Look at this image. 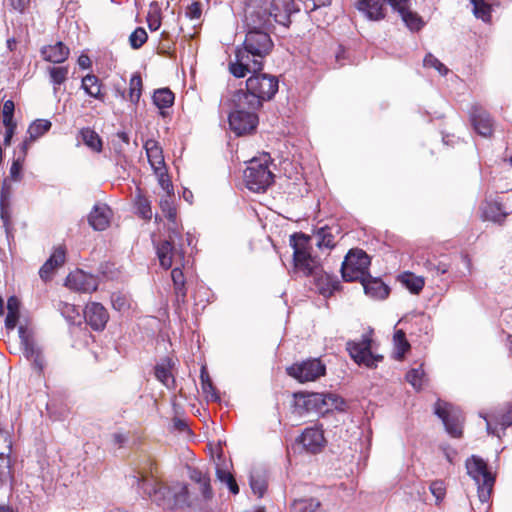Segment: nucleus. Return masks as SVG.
Here are the masks:
<instances>
[{"instance_id":"774afa93","label":"nucleus","mask_w":512,"mask_h":512,"mask_svg":"<svg viewBox=\"0 0 512 512\" xmlns=\"http://www.w3.org/2000/svg\"><path fill=\"white\" fill-rule=\"evenodd\" d=\"M500 424L503 426L512 425V404L508 407L507 411L501 415Z\"/></svg>"},{"instance_id":"052dcab7","label":"nucleus","mask_w":512,"mask_h":512,"mask_svg":"<svg viewBox=\"0 0 512 512\" xmlns=\"http://www.w3.org/2000/svg\"><path fill=\"white\" fill-rule=\"evenodd\" d=\"M250 486L254 494L259 497H262L266 490V482L260 477L251 476L250 477Z\"/></svg>"},{"instance_id":"c03bdc74","label":"nucleus","mask_w":512,"mask_h":512,"mask_svg":"<svg viewBox=\"0 0 512 512\" xmlns=\"http://www.w3.org/2000/svg\"><path fill=\"white\" fill-rule=\"evenodd\" d=\"M142 78L140 74H133L129 82V100L137 104L142 95Z\"/></svg>"},{"instance_id":"864d4df0","label":"nucleus","mask_w":512,"mask_h":512,"mask_svg":"<svg viewBox=\"0 0 512 512\" xmlns=\"http://www.w3.org/2000/svg\"><path fill=\"white\" fill-rule=\"evenodd\" d=\"M12 478L10 456H0V483L6 484Z\"/></svg>"},{"instance_id":"13d9d810","label":"nucleus","mask_w":512,"mask_h":512,"mask_svg":"<svg viewBox=\"0 0 512 512\" xmlns=\"http://www.w3.org/2000/svg\"><path fill=\"white\" fill-rule=\"evenodd\" d=\"M430 491L436 498V502L440 503L446 495V487L443 481H433L430 485Z\"/></svg>"},{"instance_id":"e433bc0d","label":"nucleus","mask_w":512,"mask_h":512,"mask_svg":"<svg viewBox=\"0 0 512 512\" xmlns=\"http://www.w3.org/2000/svg\"><path fill=\"white\" fill-rule=\"evenodd\" d=\"M153 103L159 109H165L173 105L174 103V94L168 88H161L154 92L153 94Z\"/></svg>"},{"instance_id":"bf43d9fd","label":"nucleus","mask_w":512,"mask_h":512,"mask_svg":"<svg viewBox=\"0 0 512 512\" xmlns=\"http://www.w3.org/2000/svg\"><path fill=\"white\" fill-rule=\"evenodd\" d=\"M185 14L191 20H200L202 16V3L193 1L187 6Z\"/></svg>"},{"instance_id":"49530a36","label":"nucleus","mask_w":512,"mask_h":512,"mask_svg":"<svg viewBox=\"0 0 512 512\" xmlns=\"http://www.w3.org/2000/svg\"><path fill=\"white\" fill-rule=\"evenodd\" d=\"M48 71L51 82L54 85V92H56L58 87L67 80L69 73L68 67H50Z\"/></svg>"},{"instance_id":"f03ea898","label":"nucleus","mask_w":512,"mask_h":512,"mask_svg":"<svg viewBox=\"0 0 512 512\" xmlns=\"http://www.w3.org/2000/svg\"><path fill=\"white\" fill-rule=\"evenodd\" d=\"M135 479L144 494L163 509H182L190 505L188 487L182 482L162 485L152 474H140Z\"/></svg>"},{"instance_id":"0eeeda50","label":"nucleus","mask_w":512,"mask_h":512,"mask_svg":"<svg viewBox=\"0 0 512 512\" xmlns=\"http://www.w3.org/2000/svg\"><path fill=\"white\" fill-rule=\"evenodd\" d=\"M468 475L477 485L478 497L481 503H487L491 497L495 477L489 471L487 463L479 456L472 455L466 460Z\"/></svg>"},{"instance_id":"39448f33","label":"nucleus","mask_w":512,"mask_h":512,"mask_svg":"<svg viewBox=\"0 0 512 512\" xmlns=\"http://www.w3.org/2000/svg\"><path fill=\"white\" fill-rule=\"evenodd\" d=\"M293 247V262L295 273L303 276L318 277L322 272L319 260L310 253L309 238L301 235H292L290 239Z\"/></svg>"},{"instance_id":"1a4fd4ad","label":"nucleus","mask_w":512,"mask_h":512,"mask_svg":"<svg viewBox=\"0 0 512 512\" xmlns=\"http://www.w3.org/2000/svg\"><path fill=\"white\" fill-rule=\"evenodd\" d=\"M369 266V256L361 249H352L342 263V277L347 282L362 281L369 276Z\"/></svg>"},{"instance_id":"4d7b16f0","label":"nucleus","mask_w":512,"mask_h":512,"mask_svg":"<svg viewBox=\"0 0 512 512\" xmlns=\"http://www.w3.org/2000/svg\"><path fill=\"white\" fill-rule=\"evenodd\" d=\"M15 105L12 100H7L3 105V124L4 126H10L11 123H15L13 120Z\"/></svg>"},{"instance_id":"338daca9","label":"nucleus","mask_w":512,"mask_h":512,"mask_svg":"<svg viewBox=\"0 0 512 512\" xmlns=\"http://www.w3.org/2000/svg\"><path fill=\"white\" fill-rule=\"evenodd\" d=\"M8 312H14L20 314V301L16 296H11L7 301Z\"/></svg>"},{"instance_id":"20e7f679","label":"nucleus","mask_w":512,"mask_h":512,"mask_svg":"<svg viewBox=\"0 0 512 512\" xmlns=\"http://www.w3.org/2000/svg\"><path fill=\"white\" fill-rule=\"evenodd\" d=\"M294 407L298 413L315 411L320 414L332 410L344 411L345 401L334 393H303L294 394Z\"/></svg>"},{"instance_id":"de8ad7c7","label":"nucleus","mask_w":512,"mask_h":512,"mask_svg":"<svg viewBox=\"0 0 512 512\" xmlns=\"http://www.w3.org/2000/svg\"><path fill=\"white\" fill-rule=\"evenodd\" d=\"M147 24L151 31H156L161 27V11L156 2L150 4V10L147 15Z\"/></svg>"},{"instance_id":"4be33fe9","label":"nucleus","mask_w":512,"mask_h":512,"mask_svg":"<svg viewBox=\"0 0 512 512\" xmlns=\"http://www.w3.org/2000/svg\"><path fill=\"white\" fill-rule=\"evenodd\" d=\"M65 254V249L63 246H58L54 249L49 259L39 270V275L42 280L48 281L51 279L55 269L64 264L66 256Z\"/></svg>"},{"instance_id":"a878e982","label":"nucleus","mask_w":512,"mask_h":512,"mask_svg":"<svg viewBox=\"0 0 512 512\" xmlns=\"http://www.w3.org/2000/svg\"><path fill=\"white\" fill-rule=\"evenodd\" d=\"M41 53L44 60L59 64L68 58L70 50L62 42H57L53 45L43 47Z\"/></svg>"},{"instance_id":"a18cd8bd","label":"nucleus","mask_w":512,"mask_h":512,"mask_svg":"<svg viewBox=\"0 0 512 512\" xmlns=\"http://www.w3.org/2000/svg\"><path fill=\"white\" fill-rule=\"evenodd\" d=\"M160 208L164 216L173 224L176 222V208L174 207L172 194H167L160 200Z\"/></svg>"},{"instance_id":"f8f14e48","label":"nucleus","mask_w":512,"mask_h":512,"mask_svg":"<svg viewBox=\"0 0 512 512\" xmlns=\"http://www.w3.org/2000/svg\"><path fill=\"white\" fill-rule=\"evenodd\" d=\"M287 374L301 383L315 381L326 373V366L318 358L307 359L289 366Z\"/></svg>"},{"instance_id":"2f4dec72","label":"nucleus","mask_w":512,"mask_h":512,"mask_svg":"<svg viewBox=\"0 0 512 512\" xmlns=\"http://www.w3.org/2000/svg\"><path fill=\"white\" fill-rule=\"evenodd\" d=\"M399 281L414 294H418L424 287V279L411 272H404L399 276Z\"/></svg>"},{"instance_id":"5fc2aeb1","label":"nucleus","mask_w":512,"mask_h":512,"mask_svg":"<svg viewBox=\"0 0 512 512\" xmlns=\"http://www.w3.org/2000/svg\"><path fill=\"white\" fill-rule=\"evenodd\" d=\"M423 63L425 67L434 68L441 75H446L449 71L448 68L442 62H440L435 56H433L430 53L426 55Z\"/></svg>"},{"instance_id":"7ed1b4c3","label":"nucleus","mask_w":512,"mask_h":512,"mask_svg":"<svg viewBox=\"0 0 512 512\" xmlns=\"http://www.w3.org/2000/svg\"><path fill=\"white\" fill-rule=\"evenodd\" d=\"M278 91V79L269 74H257L246 81V90H238L236 100L239 106L247 105L249 109H259L263 101L270 100Z\"/></svg>"},{"instance_id":"6e6d98bb","label":"nucleus","mask_w":512,"mask_h":512,"mask_svg":"<svg viewBox=\"0 0 512 512\" xmlns=\"http://www.w3.org/2000/svg\"><path fill=\"white\" fill-rule=\"evenodd\" d=\"M12 451V442L10 435L5 430H0V456H10Z\"/></svg>"},{"instance_id":"3c124183","label":"nucleus","mask_w":512,"mask_h":512,"mask_svg":"<svg viewBox=\"0 0 512 512\" xmlns=\"http://www.w3.org/2000/svg\"><path fill=\"white\" fill-rule=\"evenodd\" d=\"M147 39L148 34L146 30L142 27H138L130 34L129 44L133 49L137 50L146 43Z\"/></svg>"},{"instance_id":"9d476101","label":"nucleus","mask_w":512,"mask_h":512,"mask_svg":"<svg viewBox=\"0 0 512 512\" xmlns=\"http://www.w3.org/2000/svg\"><path fill=\"white\" fill-rule=\"evenodd\" d=\"M372 339L369 334L362 335L360 340L347 342V351L351 358L358 364L368 368L375 367L377 362L383 359L380 355H374L371 351Z\"/></svg>"},{"instance_id":"a211bd4d","label":"nucleus","mask_w":512,"mask_h":512,"mask_svg":"<svg viewBox=\"0 0 512 512\" xmlns=\"http://www.w3.org/2000/svg\"><path fill=\"white\" fill-rule=\"evenodd\" d=\"M268 12L271 14L273 20L283 26L290 24V16L296 12L293 0H266Z\"/></svg>"},{"instance_id":"ea45409f","label":"nucleus","mask_w":512,"mask_h":512,"mask_svg":"<svg viewBox=\"0 0 512 512\" xmlns=\"http://www.w3.org/2000/svg\"><path fill=\"white\" fill-rule=\"evenodd\" d=\"M406 379L416 390L422 389L428 381L427 376L422 369V365L408 371Z\"/></svg>"},{"instance_id":"c756f323","label":"nucleus","mask_w":512,"mask_h":512,"mask_svg":"<svg viewBox=\"0 0 512 512\" xmlns=\"http://www.w3.org/2000/svg\"><path fill=\"white\" fill-rule=\"evenodd\" d=\"M171 278L173 281L176 301L178 303H184L187 295V290L185 287V277L182 269L180 267H175L171 271Z\"/></svg>"},{"instance_id":"c9c22d12","label":"nucleus","mask_w":512,"mask_h":512,"mask_svg":"<svg viewBox=\"0 0 512 512\" xmlns=\"http://www.w3.org/2000/svg\"><path fill=\"white\" fill-rule=\"evenodd\" d=\"M155 377L166 387H171V384L174 383V378L171 374V365L169 360H164L155 366Z\"/></svg>"},{"instance_id":"58836bf2","label":"nucleus","mask_w":512,"mask_h":512,"mask_svg":"<svg viewBox=\"0 0 512 512\" xmlns=\"http://www.w3.org/2000/svg\"><path fill=\"white\" fill-rule=\"evenodd\" d=\"M507 215L508 213L504 212L497 202L487 204L484 210L485 219L496 223H503Z\"/></svg>"},{"instance_id":"5701e85b","label":"nucleus","mask_w":512,"mask_h":512,"mask_svg":"<svg viewBox=\"0 0 512 512\" xmlns=\"http://www.w3.org/2000/svg\"><path fill=\"white\" fill-rule=\"evenodd\" d=\"M356 8L372 21H378L385 17L383 0H358Z\"/></svg>"},{"instance_id":"6ab92c4d","label":"nucleus","mask_w":512,"mask_h":512,"mask_svg":"<svg viewBox=\"0 0 512 512\" xmlns=\"http://www.w3.org/2000/svg\"><path fill=\"white\" fill-rule=\"evenodd\" d=\"M470 119L476 132L483 137H490L493 133V120L489 113L480 105L471 107Z\"/></svg>"},{"instance_id":"4c0bfd02","label":"nucleus","mask_w":512,"mask_h":512,"mask_svg":"<svg viewBox=\"0 0 512 512\" xmlns=\"http://www.w3.org/2000/svg\"><path fill=\"white\" fill-rule=\"evenodd\" d=\"M80 135L86 146H88L91 150L95 152H101L102 140L94 130L90 128H83L80 131Z\"/></svg>"},{"instance_id":"4468645a","label":"nucleus","mask_w":512,"mask_h":512,"mask_svg":"<svg viewBox=\"0 0 512 512\" xmlns=\"http://www.w3.org/2000/svg\"><path fill=\"white\" fill-rule=\"evenodd\" d=\"M461 262L465 267V271L458 269L454 264L447 263L444 261L437 262H427L426 267L429 271L435 273L436 275H443L451 271V278L453 280L461 279L470 275L473 270L472 260L470 256L466 253H462L460 256Z\"/></svg>"},{"instance_id":"ddd939ff","label":"nucleus","mask_w":512,"mask_h":512,"mask_svg":"<svg viewBox=\"0 0 512 512\" xmlns=\"http://www.w3.org/2000/svg\"><path fill=\"white\" fill-rule=\"evenodd\" d=\"M268 11L266 0H251L245 11L248 30H263L272 26L274 20Z\"/></svg>"},{"instance_id":"aec40b11","label":"nucleus","mask_w":512,"mask_h":512,"mask_svg":"<svg viewBox=\"0 0 512 512\" xmlns=\"http://www.w3.org/2000/svg\"><path fill=\"white\" fill-rule=\"evenodd\" d=\"M84 316L87 324L96 331L103 330L109 320L106 308L98 303L92 302L86 305Z\"/></svg>"},{"instance_id":"393cba45","label":"nucleus","mask_w":512,"mask_h":512,"mask_svg":"<svg viewBox=\"0 0 512 512\" xmlns=\"http://www.w3.org/2000/svg\"><path fill=\"white\" fill-rule=\"evenodd\" d=\"M111 210L106 205H96L90 212L88 221L93 229L105 230L110 223Z\"/></svg>"},{"instance_id":"f704fd0d","label":"nucleus","mask_w":512,"mask_h":512,"mask_svg":"<svg viewBox=\"0 0 512 512\" xmlns=\"http://www.w3.org/2000/svg\"><path fill=\"white\" fill-rule=\"evenodd\" d=\"M332 230L333 229L330 227H323V228L319 229L318 232L316 233V235H315L316 245L320 249H322V248L332 249L335 246L336 241H335V236H334Z\"/></svg>"},{"instance_id":"e2e57ef3","label":"nucleus","mask_w":512,"mask_h":512,"mask_svg":"<svg viewBox=\"0 0 512 512\" xmlns=\"http://www.w3.org/2000/svg\"><path fill=\"white\" fill-rule=\"evenodd\" d=\"M24 160L21 157H17L10 167V177L14 181H18L21 179V171Z\"/></svg>"},{"instance_id":"a19ab883","label":"nucleus","mask_w":512,"mask_h":512,"mask_svg":"<svg viewBox=\"0 0 512 512\" xmlns=\"http://www.w3.org/2000/svg\"><path fill=\"white\" fill-rule=\"evenodd\" d=\"M396 359L401 360L404 354L410 349V344L406 339L405 332L401 329L396 330L393 336Z\"/></svg>"},{"instance_id":"b1692460","label":"nucleus","mask_w":512,"mask_h":512,"mask_svg":"<svg viewBox=\"0 0 512 512\" xmlns=\"http://www.w3.org/2000/svg\"><path fill=\"white\" fill-rule=\"evenodd\" d=\"M366 295L374 299H385L389 295V287L380 279L370 275L360 281Z\"/></svg>"},{"instance_id":"423d86ee","label":"nucleus","mask_w":512,"mask_h":512,"mask_svg":"<svg viewBox=\"0 0 512 512\" xmlns=\"http://www.w3.org/2000/svg\"><path fill=\"white\" fill-rule=\"evenodd\" d=\"M270 155L262 154L248 162L244 171V181L249 190L253 192L265 191L272 183L274 175L269 169Z\"/></svg>"},{"instance_id":"603ef678","label":"nucleus","mask_w":512,"mask_h":512,"mask_svg":"<svg viewBox=\"0 0 512 512\" xmlns=\"http://www.w3.org/2000/svg\"><path fill=\"white\" fill-rule=\"evenodd\" d=\"M153 171H154L155 175L157 176L158 183L162 187V189L164 191H166L167 194H172V192H173V185H172V182H171V180L169 178L166 166L162 167L161 170L160 169H156V170H153Z\"/></svg>"},{"instance_id":"37998d69","label":"nucleus","mask_w":512,"mask_h":512,"mask_svg":"<svg viewBox=\"0 0 512 512\" xmlns=\"http://www.w3.org/2000/svg\"><path fill=\"white\" fill-rule=\"evenodd\" d=\"M402 20L406 24V26L412 31H418L423 26L422 19L414 12L409 10V7H406L402 11L399 12Z\"/></svg>"},{"instance_id":"bb28decb","label":"nucleus","mask_w":512,"mask_h":512,"mask_svg":"<svg viewBox=\"0 0 512 512\" xmlns=\"http://www.w3.org/2000/svg\"><path fill=\"white\" fill-rule=\"evenodd\" d=\"M144 149L147 154L148 161L153 170L165 167L163 151L159 143L154 139H148L144 143Z\"/></svg>"},{"instance_id":"69168bd1","label":"nucleus","mask_w":512,"mask_h":512,"mask_svg":"<svg viewBox=\"0 0 512 512\" xmlns=\"http://www.w3.org/2000/svg\"><path fill=\"white\" fill-rule=\"evenodd\" d=\"M19 313L7 312V316L5 319V326L8 330H13L18 322Z\"/></svg>"},{"instance_id":"09e8293b","label":"nucleus","mask_w":512,"mask_h":512,"mask_svg":"<svg viewBox=\"0 0 512 512\" xmlns=\"http://www.w3.org/2000/svg\"><path fill=\"white\" fill-rule=\"evenodd\" d=\"M111 302L113 308L122 313L128 311L131 307V299L124 293H113L111 296Z\"/></svg>"},{"instance_id":"9b49d317","label":"nucleus","mask_w":512,"mask_h":512,"mask_svg":"<svg viewBox=\"0 0 512 512\" xmlns=\"http://www.w3.org/2000/svg\"><path fill=\"white\" fill-rule=\"evenodd\" d=\"M435 414L442 420L446 431L452 437L458 438L462 436L464 416L459 408L438 400L435 404Z\"/></svg>"},{"instance_id":"6e6552de","label":"nucleus","mask_w":512,"mask_h":512,"mask_svg":"<svg viewBox=\"0 0 512 512\" xmlns=\"http://www.w3.org/2000/svg\"><path fill=\"white\" fill-rule=\"evenodd\" d=\"M233 111L229 113L228 121L232 132L237 136H244L253 133L258 125V109H249L247 105L239 106L236 94L232 96Z\"/></svg>"},{"instance_id":"0e129e2a","label":"nucleus","mask_w":512,"mask_h":512,"mask_svg":"<svg viewBox=\"0 0 512 512\" xmlns=\"http://www.w3.org/2000/svg\"><path fill=\"white\" fill-rule=\"evenodd\" d=\"M199 489L203 495V497L205 499H210L212 498V489H211V485H210V478L209 476L206 477V481L205 482H200L199 483Z\"/></svg>"},{"instance_id":"cd10ccee","label":"nucleus","mask_w":512,"mask_h":512,"mask_svg":"<svg viewBox=\"0 0 512 512\" xmlns=\"http://www.w3.org/2000/svg\"><path fill=\"white\" fill-rule=\"evenodd\" d=\"M81 88L90 97L104 102L105 94L102 92V83L94 74H88L82 78Z\"/></svg>"},{"instance_id":"f3484780","label":"nucleus","mask_w":512,"mask_h":512,"mask_svg":"<svg viewBox=\"0 0 512 512\" xmlns=\"http://www.w3.org/2000/svg\"><path fill=\"white\" fill-rule=\"evenodd\" d=\"M66 286L76 291L92 293L98 288V280L93 275L76 270L67 276Z\"/></svg>"},{"instance_id":"79ce46f5","label":"nucleus","mask_w":512,"mask_h":512,"mask_svg":"<svg viewBox=\"0 0 512 512\" xmlns=\"http://www.w3.org/2000/svg\"><path fill=\"white\" fill-rule=\"evenodd\" d=\"M470 2L473 5L472 10L475 17L483 20L484 22H489L492 11L491 5L484 0H471Z\"/></svg>"},{"instance_id":"dca6fc26","label":"nucleus","mask_w":512,"mask_h":512,"mask_svg":"<svg viewBox=\"0 0 512 512\" xmlns=\"http://www.w3.org/2000/svg\"><path fill=\"white\" fill-rule=\"evenodd\" d=\"M156 251L161 267L166 270L171 268L173 264H182L184 260V252L174 247L172 236H170V240L159 243Z\"/></svg>"},{"instance_id":"680f3d73","label":"nucleus","mask_w":512,"mask_h":512,"mask_svg":"<svg viewBox=\"0 0 512 512\" xmlns=\"http://www.w3.org/2000/svg\"><path fill=\"white\" fill-rule=\"evenodd\" d=\"M8 206L9 199L5 194L4 190L1 191V199H0V208H1V218L4 221V225L7 226L9 222V214H8Z\"/></svg>"},{"instance_id":"8fccbe9b","label":"nucleus","mask_w":512,"mask_h":512,"mask_svg":"<svg viewBox=\"0 0 512 512\" xmlns=\"http://www.w3.org/2000/svg\"><path fill=\"white\" fill-rule=\"evenodd\" d=\"M135 205L140 217L145 220H150L152 218L151 203L145 196L139 194L136 197Z\"/></svg>"},{"instance_id":"473e14b6","label":"nucleus","mask_w":512,"mask_h":512,"mask_svg":"<svg viewBox=\"0 0 512 512\" xmlns=\"http://www.w3.org/2000/svg\"><path fill=\"white\" fill-rule=\"evenodd\" d=\"M293 512H325L320 502L315 498L298 499L292 504Z\"/></svg>"},{"instance_id":"c85d7f7f","label":"nucleus","mask_w":512,"mask_h":512,"mask_svg":"<svg viewBox=\"0 0 512 512\" xmlns=\"http://www.w3.org/2000/svg\"><path fill=\"white\" fill-rule=\"evenodd\" d=\"M200 380H201V388L203 394L207 401L210 402H218L220 401V396L217 392V389L212 383L210 375L205 366H202L200 371Z\"/></svg>"},{"instance_id":"412c9836","label":"nucleus","mask_w":512,"mask_h":512,"mask_svg":"<svg viewBox=\"0 0 512 512\" xmlns=\"http://www.w3.org/2000/svg\"><path fill=\"white\" fill-rule=\"evenodd\" d=\"M299 442L303 448L312 454L319 453L325 446L326 440L324 438L323 430L319 427L306 428L301 436Z\"/></svg>"},{"instance_id":"2eb2a0df","label":"nucleus","mask_w":512,"mask_h":512,"mask_svg":"<svg viewBox=\"0 0 512 512\" xmlns=\"http://www.w3.org/2000/svg\"><path fill=\"white\" fill-rule=\"evenodd\" d=\"M19 337L21 345L24 347L26 358L32 361L34 369L41 373L45 367V360L40 348L34 343L23 326L19 327Z\"/></svg>"},{"instance_id":"72a5a7b5","label":"nucleus","mask_w":512,"mask_h":512,"mask_svg":"<svg viewBox=\"0 0 512 512\" xmlns=\"http://www.w3.org/2000/svg\"><path fill=\"white\" fill-rule=\"evenodd\" d=\"M52 126V123L47 119H37L30 124L27 133L31 141H35L45 133H47Z\"/></svg>"},{"instance_id":"f257e3e1","label":"nucleus","mask_w":512,"mask_h":512,"mask_svg":"<svg viewBox=\"0 0 512 512\" xmlns=\"http://www.w3.org/2000/svg\"><path fill=\"white\" fill-rule=\"evenodd\" d=\"M274 47L270 35L264 30H248L242 47L235 51V60L229 63L230 73L243 78L248 73H257L263 69V59Z\"/></svg>"},{"instance_id":"7c9ffc66","label":"nucleus","mask_w":512,"mask_h":512,"mask_svg":"<svg viewBox=\"0 0 512 512\" xmlns=\"http://www.w3.org/2000/svg\"><path fill=\"white\" fill-rule=\"evenodd\" d=\"M216 475L218 480L225 483L233 494L239 492V487L224 460L222 465L219 462L216 464Z\"/></svg>"}]
</instances>
